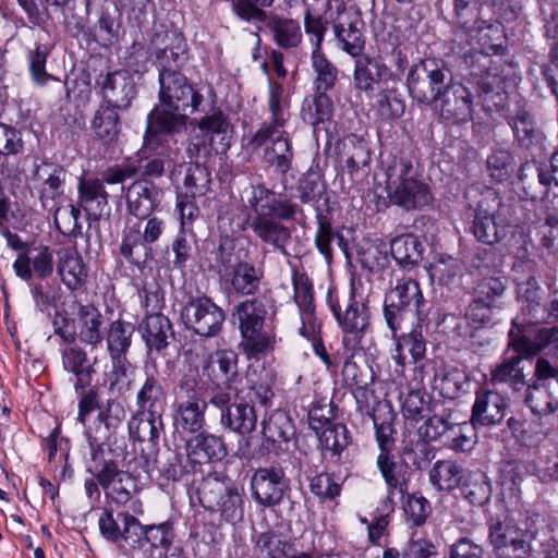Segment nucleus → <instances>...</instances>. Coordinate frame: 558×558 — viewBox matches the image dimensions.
I'll return each instance as SVG.
<instances>
[{
    "mask_svg": "<svg viewBox=\"0 0 558 558\" xmlns=\"http://www.w3.org/2000/svg\"><path fill=\"white\" fill-rule=\"evenodd\" d=\"M159 102L147 117L145 141L147 145H163L162 136L175 135L186 130L189 114L206 112L210 102L182 73L159 77Z\"/></svg>",
    "mask_w": 558,
    "mask_h": 558,
    "instance_id": "obj_1",
    "label": "nucleus"
},
{
    "mask_svg": "<svg viewBox=\"0 0 558 558\" xmlns=\"http://www.w3.org/2000/svg\"><path fill=\"white\" fill-rule=\"evenodd\" d=\"M252 214L246 223L256 239L287 255L291 230L283 221L294 220L303 209L286 194H277L264 183L253 186L248 199Z\"/></svg>",
    "mask_w": 558,
    "mask_h": 558,
    "instance_id": "obj_2",
    "label": "nucleus"
},
{
    "mask_svg": "<svg viewBox=\"0 0 558 558\" xmlns=\"http://www.w3.org/2000/svg\"><path fill=\"white\" fill-rule=\"evenodd\" d=\"M386 192L389 202L405 211L422 210L434 201L429 185L412 160L399 158L386 171Z\"/></svg>",
    "mask_w": 558,
    "mask_h": 558,
    "instance_id": "obj_3",
    "label": "nucleus"
},
{
    "mask_svg": "<svg viewBox=\"0 0 558 558\" xmlns=\"http://www.w3.org/2000/svg\"><path fill=\"white\" fill-rule=\"evenodd\" d=\"M171 408L173 433L180 438L205 429L208 402L196 377L184 375L179 379Z\"/></svg>",
    "mask_w": 558,
    "mask_h": 558,
    "instance_id": "obj_4",
    "label": "nucleus"
},
{
    "mask_svg": "<svg viewBox=\"0 0 558 558\" xmlns=\"http://www.w3.org/2000/svg\"><path fill=\"white\" fill-rule=\"evenodd\" d=\"M342 301L343 306L338 294L328 291L327 303L343 332L342 343L347 350H355L371 326L368 299L352 287Z\"/></svg>",
    "mask_w": 558,
    "mask_h": 558,
    "instance_id": "obj_5",
    "label": "nucleus"
},
{
    "mask_svg": "<svg viewBox=\"0 0 558 558\" xmlns=\"http://www.w3.org/2000/svg\"><path fill=\"white\" fill-rule=\"evenodd\" d=\"M452 81V72L444 60L427 58L411 66L407 87L417 104L430 106L438 101Z\"/></svg>",
    "mask_w": 558,
    "mask_h": 558,
    "instance_id": "obj_6",
    "label": "nucleus"
},
{
    "mask_svg": "<svg viewBox=\"0 0 558 558\" xmlns=\"http://www.w3.org/2000/svg\"><path fill=\"white\" fill-rule=\"evenodd\" d=\"M201 505L208 511L219 512L227 522L243 517V495L239 486L228 476L208 474L197 487Z\"/></svg>",
    "mask_w": 558,
    "mask_h": 558,
    "instance_id": "obj_7",
    "label": "nucleus"
},
{
    "mask_svg": "<svg viewBox=\"0 0 558 558\" xmlns=\"http://www.w3.org/2000/svg\"><path fill=\"white\" fill-rule=\"evenodd\" d=\"M142 231L141 223L128 226L122 233L121 255L133 266L144 269L153 258L150 244L157 242L165 231V221L157 216H149Z\"/></svg>",
    "mask_w": 558,
    "mask_h": 558,
    "instance_id": "obj_8",
    "label": "nucleus"
},
{
    "mask_svg": "<svg viewBox=\"0 0 558 558\" xmlns=\"http://www.w3.org/2000/svg\"><path fill=\"white\" fill-rule=\"evenodd\" d=\"M181 320L185 329L203 338H213L220 333L226 314L210 298L192 296L181 310Z\"/></svg>",
    "mask_w": 558,
    "mask_h": 558,
    "instance_id": "obj_9",
    "label": "nucleus"
},
{
    "mask_svg": "<svg viewBox=\"0 0 558 558\" xmlns=\"http://www.w3.org/2000/svg\"><path fill=\"white\" fill-rule=\"evenodd\" d=\"M148 462L147 456L141 454L134 459L135 466L132 468V462L129 461L126 463L128 470L118 469L106 482L101 481L100 484L106 498L117 506H125L130 502L133 513L142 514V502L136 498L141 487L135 473L138 468L145 470Z\"/></svg>",
    "mask_w": 558,
    "mask_h": 558,
    "instance_id": "obj_10",
    "label": "nucleus"
},
{
    "mask_svg": "<svg viewBox=\"0 0 558 558\" xmlns=\"http://www.w3.org/2000/svg\"><path fill=\"white\" fill-rule=\"evenodd\" d=\"M95 88L101 97L99 105L128 111L137 96L136 84L128 70L100 72Z\"/></svg>",
    "mask_w": 558,
    "mask_h": 558,
    "instance_id": "obj_11",
    "label": "nucleus"
},
{
    "mask_svg": "<svg viewBox=\"0 0 558 558\" xmlns=\"http://www.w3.org/2000/svg\"><path fill=\"white\" fill-rule=\"evenodd\" d=\"M252 497L265 508L279 506L291 492L290 480L283 468L270 465L258 468L251 477Z\"/></svg>",
    "mask_w": 558,
    "mask_h": 558,
    "instance_id": "obj_12",
    "label": "nucleus"
},
{
    "mask_svg": "<svg viewBox=\"0 0 558 558\" xmlns=\"http://www.w3.org/2000/svg\"><path fill=\"white\" fill-rule=\"evenodd\" d=\"M488 539L498 558H529L532 553V534L510 521L490 523Z\"/></svg>",
    "mask_w": 558,
    "mask_h": 558,
    "instance_id": "obj_13",
    "label": "nucleus"
},
{
    "mask_svg": "<svg viewBox=\"0 0 558 558\" xmlns=\"http://www.w3.org/2000/svg\"><path fill=\"white\" fill-rule=\"evenodd\" d=\"M482 49L470 50L461 58L460 66L468 70L465 76L470 83H474L478 90L488 94L494 90V86L498 83V75L492 69V54H497L501 48L500 44L488 43L486 38L478 40Z\"/></svg>",
    "mask_w": 558,
    "mask_h": 558,
    "instance_id": "obj_14",
    "label": "nucleus"
},
{
    "mask_svg": "<svg viewBox=\"0 0 558 558\" xmlns=\"http://www.w3.org/2000/svg\"><path fill=\"white\" fill-rule=\"evenodd\" d=\"M509 411V398L489 388L475 391L470 424L473 428L499 426Z\"/></svg>",
    "mask_w": 558,
    "mask_h": 558,
    "instance_id": "obj_15",
    "label": "nucleus"
},
{
    "mask_svg": "<svg viewBox=\"0 0 558 558\" xmlns=\"http://www.w3.org/2000/svg\"><path fill=\"white\" fill-rule=\"evenodd\" d=\"M439 118L449 124H462L473 119L474 96L470 88L452 81L438 98Z\"/></svg>",
    "mask_w": 558,
    "mask_h": 558,
    "instance_id": "obj_16",
    "label": "nucleus"
},
{
    "mask_svg": "<svg viewBox=\"0 0 558 558\" xmlns=\"http://www.w3.org/2000/svg\"><path fill=\"white\" fill-rule=\"evenodd\" d=\"M377 469L386 484L387 495L381 500V506L387 512H393L396 502L393 497L399 494L403 497L407 494L410 482V468L393 454L379 453L376 460Z\"/></svg>",
    "mask_w": 558,
    "mask_h": 558,
    "instance_id": "obj_17",
    "label": "nucleus"
},
{
    "mask_svg": "<svg viewBox=\"0 0 558 558\" xmlns=\"http://www.w3.org/2000/svg\"><path fill=\"white\" fill-rule=\"evenodd\" d=\"M65 179V169L52 162L43 161L33 171L32 180L38 191L41 206L47 210H54V216L59 211L57 202L64 194Z\"/></svg>",
    "mask_w": 558,
    "mask_h": 558,
    "instance_id": "obj_18",
    "label": "nucleus"
},
{
    "mask_svg": "<svg viewBox=\"0 0 558 558\" xmlns=\"http://www.w3.org/2000/svg\"><path fill=\"white\" fill-rule=\"evenodd\" d=\"M167 398V378L156 366H146L135 395L136 410L165 412Z\"/></svg>",
    "mask_w": 558,
    "mask_h": 558,
    "instance_id": "obj_19",
    "label": "nucleus"
},
{
    "mask_svg": "<svg viewBox=\"0 0 558 558\" xmlns=\"http://www.w3.org/2000/svg\"><path fill=\"white\" fill-rule=\"evenodd\" d=\"M203 372L215 386L223 387L229 391H238L242 380L239 372V355L232 350H217L209 354Z\"/></svg>",
    "mask_w": 558,
    "mask_h": 558,
    "instance_id": "obj_20",
    "label": "nucleus"
},
{
    "mask_svg": "<svg viewBox=\"0 0 558 558\" xmlns=\"http://www.w3.org/2000/svg\"><path fill=\"white\" fill-rule=\"evenodd\" d=\"M101 535L112 543H124L130 549L138 542L137 535L141 533L140 521L134 514L128 511H118L106 509L98 521Z\"/></svg>",
    "mask_w": 558,
    "mask_h": 558,
    "instance_id": "obj_21",
    "label": "nucleus"
},
{
    "mask_svg": "<svg viewBox=\"0 0 558 558\" xmlns=\"http://www.w3.org/2000/svg\"><path fill=\"white\" fill-rule=\"evenodd\" d=\"M508 211L510 213V207L500 206L496 214H490L480 204L474 213L470 231L483 244L494 245L500 242L506 238L508 227L512 222L511 219L504 218Z\"/></svg>",
    "mask_w": 558,
    "mask_h": 558,
    "instance_id": "obj_22",
    "label": "nucleus"
},
{
    "mask_svg": "<svg viewBox=\"0 0 558 558\" xmlns=\"http://www.w3.org/2000/svg\"><path fill=\"white\" fill-rule=\"evenodd\" d=\"M125 191L126 207L131 215L144 220L159 207L162 191L147 179L135 180Z\"/></svg>",
    "mask_w": 558,
    "mask_h": 558,
    "instance_id": "obj_23",
    "label": "nucleus"
},
{
    "mask_svg": "<svg viewBox=\"0 0 558 558\" xmlns=\"http://www.w3.org/2000/svg\"><path fill=\"white\" fill-rule=\"evenodd\" d=\"M342 379L347 386L354 387V397L359 409H366L369 412V398L375 399L374 391L369 386L375 381L373 367L364 360H354L353 354L347 357L342 367Z\"/></svg>",
    "mask_w": 558,
    "mask_h": 558,
    "instance_id": "obj_24",
    "label": "nucleus"
},
{
    "mask_svg": "<svg viewBox=\"0 0 558 558\" xmlns=\"http://www.w3.org/2000/svg\"><path fill=\"white\" fill-rule=\"evenodd\" d=\"M60 354L63 371L72 375L74 390L89 388L96 369L87 352L74 341L62 348Z\"/></svg>",
    "mask_w": 558,
    "mask_h": 558,
    "instance_id": "obj_25",
    "label": "nucleus"
},
{
    "mask_svg": "<svg viewBox=\"0 0 558 558\" xmlns=\"http://www.w3.org/2000/svg\"><path fill=\"white\" fill-rule=\"evenodd\" d=\"M481 0H453V14L458 25L469 33H476L478 40L492 39L500 32V25L484 20Z\"/></svg>",
    "mask_w": 558,
    "mask_h": 558,
    "instance_id": "obj_26",
    "label": "nucleus"
},
{
    "mask_svg": "<svg viewBox=\"0 0 558 558\" xmlns=\"http://www.w3.org/2000/svg\"><path fill=\"white\" fill-rule=\"evenodd\" d=\"M362 28V20L349 12L338 14L332 22L338 47L353 58L362 56L365 48V37Z\"/></svg>",
    "mask_w": 558,
    "mask_h": 558,
    "instance_id": "obj_27",
    "label": "nucleus"
},
{
    "mask_svg": "<svg viewBox=\"0 0 558 558\" xmlns=\"http://www.w3.org/2000/svg\"><path fill=\"white\" fill-rule=\"evenodd\" d=\"M254 551L258 558H299L300 556H316L310 551H298L294 541L283 533L267 530L256 533L252 538Z\"/></svg>",
    "mask_w": 558,
    "mask_h": 558,
    "instance_id": "obj_28",
    "label": "nucleus"
},
{
    "mask_svg": "<svg viewBox=\"0 0 558 558\" xmlns=\"http://www.w3.org/2000/svg\"><path fill=\"white\" fill-rule=\"evenodd\" d=\"M185 451L197 470L205 462L221 461L228 453L222 438L204 429L185 438Z\"/></svg>",
    "mask_w": 558,
    "mask_h": 558,
    "instance_id": "obj_29",
    "label": "nucleus"
},
{
    "mask_svg": "<svg viewBox=\"0 0 558 558\" xmlns=\"http://www.w3.org/2000/svg\"><path fill=\"white\" fill-rule=\"evenodd\" d=\"M268 107L272 117L271 121L263 124L250 141V145L256 149L264 146L269 138H272L279 129H283L286 123L284 110L288 102L284 98L283 86L277 82H269Z\"/></svg>",
    "mask_w": 558,
    "mask_h": 558,
    "instance_id": "obj_30",
    "label": "nucleus"
},
{
    "mask_svg": "<svg viewBox=\"0 0 558 558\" xmlns=\"http://www.w3.org/2000/svg\"><path fill=\"white\" fill-rule=\"evenodd\" d=\"M216 95L211 89L207 90L206 100L210 102L209 109L204 112L205 116L196 120V126L201 130V134H208L214 140V135H219L220 141L217 147H213L217 154H225L231 146L229 135L231 123L229 118L220 108L215 106Z\"/></svg>",
    "mask_w": 558,
    "mask_h": 558,
    "instance_id": "obj_31",
    "label": "nucleus"
},
{
    "mask_svg": "<svg viewBox=\"0 0 558 558\" xmlns=\"http://www.w3.org/2000/svg\"><path fill=\"white\" fill-rule=\"evenodd\" d=\"M509 347L526 356L536 355L551 343L558 342V327L539 328L533 333L527 328H511Z\"/></svg>",
    "mask_w": 558,
    "mask_h": 558,
    "instance_id": "obj_32",
    "label": "nucleus"
},
{
    "mask_svg": "<svg viewBox=\"0 0 558 558\" xmlns=\"http://www.w3.org/2000/svg\"><path fill=\"white\" fill-rule=\"evenodd\" d=\"M225 282L229 284L232 293L239 296L256 298L262 289L264 271L253 263L244 260L234 269L223 275Z\"/></svg>",
    "mask_w": 558,
    "mask_h": 558,
    "instance_id": "obj_33",
    "label": "nucleus"
},
{
    "mask_svg": "<svg viewBox=\"0 0 558 558\" xmlns=\"http://www.w3.org/2000/svg\"><path fill=\"white\" fill-rule=\"evenodd\" d=\"M163 48L156 51V62L159 77L163 74L181 73V68L187 61V46L185 39L178 33H166Z\"/></svg>",
    "mask_w": 558,
    "mask_h": 558,
    "instance_id": "obj_34",
    "label": "nucleus"
},
{
    "mask_svg": "<svg viewBox=\"0 0 558 558\" xmlns=\"http://www.w3.org/2000/svg\"><path fill=\"white\" fill-rule=\"evenodd\" d=\"M138 330L147 349L158 353L166 349L170 340L174 338L170 319L161 313L146 315L140 324Z\"/></svg>",
    "mask_w": 558,
    "mask_h": 558,
    "instance_id": "obj_35",
    "label": "nucleus"
},
{
    "mask_svg": "<svg viewBox=\"0 0 558 558\" xmlns=\"http://www.w3.org/2000/svg\"><path fill=\"white\" fill-rule=\"evenodd\" d=\"M163 414L165 412L136 410L128 423L130 437L157 444L165 430Z\"/></svg>",
    "mask_w": 558,
    "mask_h": 558,
    "instance_id": "obj_36",
    "label": "nucleus"
},
{
    "mask_svg": "<svg viewBox=\"0 0 558 558\" xmlns=\"http://www.w3.org/2000/svg\"><path fill=\"white\" fill-rule=\"evenodd\" d=\"M270 141L264 150L265 162L280 175H286L292 169V161L294 151L292 143L287 132L283 129L269 138L265 144Z\"/></svg>",
    "mask_w": 558,
    "mask_h": 558,
    "instance_id": "obj_37",
    "label": "nucleus"
},
{
    "mask_svg": "<svg viewBox=\"0 0 558 558\" xmlns=\"http://www.w3.org/2000/svg\"><path fill=\"white\" fill-rule=\"evenodd\" d=\"M391 77L390 69L380 58L362 54L355 60L354 85L361 90H373L383 80Z\"/></svg>",
    "mask_w": 558,
    "mask_h": 558,
    "instance_id": "obj_38",
    "label": "nucleus"
},
{
    "mask_svg": "<svg viewBox=\"0 0 558 558\" xmlns=\"http://www.w3.org/2000/svg\"><path fill=\"white\" fill-rule=\"evenodd\" d=\"M119 109L99 105L90 122L92 130L97 140L105 146L118 143L121 133V118Z\"/></svg>",
    "mask_w": 558,
    "mask_h": 558,
    "instance_id": "obj_39",
    "label": "nucleus"
},
{
    "mask_svg": "<svg viewBox=\"0 0 558 558\" xmlns=\"http://www.w3.org/2000/svg\"><path fill=\"white\" fill-rule=\"evenodd\" d=\"M525 403L537 415L555 412L558 409V380L529 385Z\"/></svg>",
    "mask_w": 558,
    "mask_h": 558,
    "instance_id": "obj_40",
    "label": "nucleus"
},
{
    "mask_svg": "<svg viewBox=\"0 0 558 558\" xmlns=\"http://www.w3.org/2000/svg\"><path fill=\"white\" fill-rule=\"evenodd\" d=\"M267 28L274 43L281 49H295L303 41V32L298 20L271 15L267 21Z\"/></svg>",
    "mask_w": 558,
    "mask_h": 558,
    "instance_id": "obj_41",
    "label": "nucleus"
},
{
    "mask_svg": "<svg viewBox=\"0 0 558 558\" xmlns=\"http://www.w3.org/2000/svg\"><path fill=\"white\" fill-rule=\"evenodd\" d=\"M242 340L240 348L248 360H260L271 354L275 350L276 333L266 326L240 332Z\"/></svg>",
    "mask_w": 558,
    "mask_h": 558,
    "instance_id": "obj_42",
    "label": "nucleus"
},
{
    "mask_svg": "<svg viewBox=\"0 0 558 558\" xmlns=\"http://www.w3.org/2000/svg\"><path fill=\"white\" fill-rule=\"evenodd\" d=\"M220 423L225 428L244 436L255 429L257 414L254 405L233 402V405L221 412Z\"/></svg>",
    "mask_w": 558,
    "mask_h": 558,
    "instance_id": "obj_43",
    "label": "nucleus"
},
{
    "mask_svg": "<svg viewBox=\"0 0 558 558\" xmlns=\"http://www.w3.org/2000/svg\"><path fill=\"white\" fill-rule=\"evenodd\" d=\"M393 338L396 339V355L393 357L401 368L408 363V354L414 363L425 357L426 339L421 326H416L410 332Z\"/></svg>",
    "mask_w": 558,
    "mask_h": 558,
    "instance_id": "obj_44",
    "label": "nucleus"
},
{
    "mask_svg": "<svg viewBox=\"0 0 558 558\" xmlns=\"http://www.w3.org/2000/svg\"><path fill=\"white\" fill-rule=\"evenodd\" d=\"M141 533L137 535L138 542L133 546V550H144L146 546L149 548H161L168 550L174 539L173 524L165 521L159 524L142 525L140 523Z\"/></svg>",
    "mask_w": 558,
    "mask_h": 558,
    "instance_id": "obj_45",
    "label": "nucleus"
},
{
    "mask_svg": "<svg viewBox=\"0 0 558 558\" xmlns=\"http://www.w3.org/2000/svg\"><path fill=\"white\" fill-rule=\"evenodd\" d=\"M507 121L521 147L530 148L543 144L545 135L536 126L532 116L524 109L518 110L513 116H508Z\"/></svg>",
    "mask_w": 558,
    "mask_h": 558,
    "instance_id": "obj_46",
    "label": "nucleus"
},
{
    "mask_svg": "<svg viewBox=\"0 0 558 558\" xmlns=\"http://www.w3.org/2000/svg\"><path fill=\"white\" fill-rule=\"evenodd\" d=\"M386 298L417 315H421L422 307L425 304L418 282L409 277L398 279L396 286L386 294Z\"/></svg>",
    "mask_w": 558,
    "mask_h": 558,
    "instance_id": "obj_47",
    "label": "nucleus"
},
{
    "mask_svg": "<svg viewBox=\"0 0 558 558\" xmlns=\"http://www.w3.org/2000/svg\"><path fill=\"white\" fill-rule=\"evenodd\" d=\"M340 159L351 175L367 167L371 162V149L368 143L354 134L348 135L340 151Z\"/></svg>",
    "mask_w": 558,
    "mask_h": 558,
    "instance_id": "obj_48",
    "label": "nucleus"
},
{
    "mask_svg": "<svg viewBox=\"0 0 558 558\" xmlns=\"http://www.w3.org/2000/svg\"><path fill=\"white\" fill-rule=\"evenodd\" d=\"M90 459L86 465V472L99 482H106L119 468L118 462L108 458L105 444L96 437L87 434Z\"/></svg>",
    "mask_w": 558,
    "mask_h": 558,
    "instance_id": "obj_49",
    "label": "nucleus"
},
{
    "mask_svg": "<svg viewBox=\"0 0 558 558\" xmlns=\"http://www.w3.org/2000/svg\"><path fill=\"white\" fill-rule=\"evenodd\" d=\"M267 314L266 304L259 298L240 302L232 312V316L239 323L240 332L264 327Z\"/></svg>",
    "mask_w": 558,
    "mask_h": 558,
    "instance_id": "obj_50",
    "label": "nucleus"
},
{
    "mask_svg": "<svg viewBox=\"0 0 558 558\" xmlns=\"http://www.w3.org/2000/svg\"><path fill=\"white\" fill-rule=\"evenodd\" d=\"M77 316L81 342L92 348L98 347L104 340L101 313L93 304H86L80 306Z\"/></svg>",
    "mask_w": 558,
    "mask_h": 558,
    "instance_id": "obj_51",
    "label": "nucleus"
},
{
    "mask_svg": "<svg viewBox=\"0 0 558 558\" xmlns=\"http://www.w3.org/2000/svg\"><path fill=\"white\" fill-rule=\"evenodd\" d=\"M464 469L452 460H439L429 471V481L438 490L450 492L460 486L465 477Z\"/></svg>",
    "mask_w": 558,
    "mask_h": 558,
    "instance_id": "obj_52",
    "label": "nucleus"
},
{
    "mask_svg": "<svg viewBox=\"0 0 558 558\" xmlns=\"http://www.w3.org/2000/svg\"><path fill=\"white\" fill-rule=\"evenodd\" d=\"M262 433L269 442L280 445L294 437L295 427L287 412L276 410L263 421Z\"/></svg>",
    "mask_w": 558,
    "mask_h": 558,
    "instance_id": "obj_53",
    "label": "nucleus"
},
{
    "mask_svg": "<svg viewBox=\"0 0 558 558\" xmlns=\"http://www.w3.org/2000/svg\"><path fill=\"white\" fill-rule=\"evenodd\" d=\"M333 114V104L331 98L323 90H316L312 96L304 99L301 117L304 122L316 126L329 121Z\"/></svg>",
    "mask_w": 558,
    "mask_h": 558,
    "instance_id": "obj_54",
    "label": "nucleus"
},
{
    "mask_svg": "<svg viewBox=\"0 0 558 558\" xmlns=\"http://www.w3.org/2000/svg\"><path fill=\"white\" fill-rule=\"evenodd\" d=\"M391 256L402 267H413L420 263L423 245L414 234L407 233L396 236L390 243Z\"/></svg>",
    "mask_w": 558,
    "mask_h": 558,
    "instance_id": "obj_55",
    "label": "nucleus"
},
{
    "mask_svg": "<svg viewBox=\"0 0 558 558\" xmlns=\"http://www.w3.org/2000/svg\"><path fill=\"white\" fill-rule=\"evenodd\" d=\"M357 260L363 269L379 272L389 264L387 246L379 240H363L357 245Z\"/></svg>",
    "mask_w": 558,
    "mask_h": 558,
    "instance_id": "obj_56",
    "label": "nucleus"
},
{
    "mask_svg": "<svg viewBox=\"0 0 558 558\" xmlns=\"http://www.w3.org/2000/svg\"><path fill=\"white\" fill-rule=\"evenodd\" d=\"M58 272L70 290L82 288L87 280V269L76 252H64L60 257Z\"/></svg>",
    "mask_w": 558,
    "mask_h": 558,
    "instance_id": "obj_57",
    "label": "nucleus"
},
{
    "mask_svg": "<svg viewBox=\"0 0 558 558\" xmlns=\"http://www.w3.org/2000/svg\"><path fill=\"white\" fill-rule=\"evenodd\" d=\"M522 356L517 355L505 359L490 373V383L493 385L507 384L514 391H520L526 386L525 376L520 363Z\"/></svg>",
    "mask_w": 558,
    "mask_h": 558,
    "instance_id": "obj_58",
    "label": "nucleus"
},
{
    "mask_svg": "<svg viewBox=\"0 0 558 558\" xmlns=\"http://www.w3.org/2000/svg\"><path fill=\"white\" fill-rule=\"evenodd\" d=\"M134 331V325L125 320L117 319L110 323L106 332L109 356H126Z\"/></svg>",
    "mask_w": 558,
    "mask_h": 558,
    "instance_id": "obj_59",
    "label": "nucleus"
},
{
    "mask_svg": "<svg viewBox=\"0 0 558 558\" xmlns=\"http://www.w3.org/2000/svg\"><path fill=\"white\" fill-rule=\"evenodd\" d=\"M159 471L168 481H180L184 475L197 471L194 463L187 459V453L168 448L159 461Z\"/></svg>",
    "mask_w": 558,
    "mask_h": 558,
    "instance_id": "obj_60",
    "label": "nucleus"
},
{
    "mask_svg": "<svg viewBox=\"0 0 558 558\" xmlns=\"http://www.w3.org/2000/svg\"><path fill=\"white\" fill-rule=\"evenodd\" d=\"M318 435L320 449L330 452L332 458H339L351 441L347 426L341 423L331 424Z\"/></svg>",
    "mask_w": 558,
    "mask_h": 558,
    "instance_id": "obj_61",
    "label": "nucleus"
},
{
    "mask_svg": "<svg viewBox=\"0 0 558 558\" xmlns=\"http://www.w3.org/2000/svg\"><path fill=\"white\" fill-rule=\"evenodd\" d=\"M78 199L85 210H89L95 206L100 213L108 204V194L100 180L81 178L78 183Z\"/></svg>",
    "mask_w": 558,
    "mask_h": 558,
    "instance_id": "obj_62",
    "label": "nucleus"
},
{
    "mask_svg": "<svg viewBox=\"0 0 558 558\" xmlns=\"http://www.w3.org/2000/svg\"><path fill=\"white\" fill-rule=\"evenodd\" d=\"M433 397L425 389H413L408 392L402 403L405 418L420 421L433 411Z\"/></svg>",
    "mask_w": 558,
    "mask_h": 558,
    "instance_id": "obj_63",
    "label": "nucleus"
},
{
    "mask_svg": "<svg viewBox=\"0 0 558 558\" xmlns=\"http://www.w3.org/2000/svg\"><path fill=\"white\" fill-rule=\"evenodd\" d=\"M469 378L459 368L452 367L436 377V388L444 398L454 400L466 392Z\"/></svg>",
    "mask_w": 558,
    "mask_h": 558,
    "instance_id": "obj_64",
    "label": "nucleus"
}]
</instances>
